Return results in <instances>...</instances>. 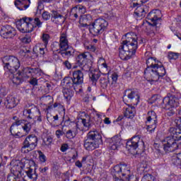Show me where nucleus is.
Returning <instances> with one entry per match:
<instances>
[{"mask_svg":"<svg viewBox=\"0 0 181 181\" xmlns=\"http://www.w3.org/2000/svg\"><path fill=\"white\" fill-rule=\"evenodd\" d=\"M174 122L178 128L170 127L169 129L171 136L165 139L166 142L163 144V150L166 153L175 152L180 148V144H178L176 141H181V117H177Z\"/></svg>","mask_w":181,"mask_h":181,"instance_id":"1","label":"nucleus"},{"mask_svg":"<svg viewBox=\"0 0 181 181\" xmlns=\"http://www.w3.org/2000/svg\"><path fill=\"white\" fill-rule=\"evenodd\" d=\"M134 33L125 35L127 39L122 42L119 47V56L122 60H129L138 49V37H132Z\"/></svg>","mask_w":181,"mask_h":181,"instance_id":"2","label":"nucleus"},{"mask_svg":"<svg viewBox=\"0 0 181 181\" xmlns=\"http://www.w3.org/2000/svg\"><path fill=\"white\" fill-rule=\"evenodd\" d=\"M101 144H103L101 134L97 131H90L87 134L83 146L86 151H94V149L100 148Z\"/></svg>","mask_w":181,"mask_h":181,"instance_id":"3","label":"nucleus"},{"mask_svg":"<svg viewBox=\"0 0 181 181\" xmlns=\"http://www.w3.org/2000/svg\"><path fill=\"white\" fill-rule=\"evenodd\" d=\"M23 23L18 28L22 33H30L33 32V28H42V21L39 18H28L25 17L21 20Z\"/></svg>","mask_w":181,"mask_h":181,"instance_id":"4","label":"nucleus"},{"mask_svg":"<svg viewBox=\"0 0 181 181\" xmlns=\"http://www.w3.org/2000/svg\"><path fill=\"white\" fill-rule=\"evenodd\" d=\"M59 48L57 52L64 59H70V57H74L75 50L72 47L69 46V40H67V35L62 33L59 38Z\"/></svg>","mask_w":181,"mask_h":181,"instance_id":"5","label":"nucleus"},{"mask_svg":"<svg viewBox=\"0 0 181 181\" xmlns=\"http://www.w3.org/2000/svg\"><path fill=\"white\" fill-rule=\"evenodd\" d=\"M1 61L4 70L11 73H15L21 67V62L15 56H5L1 58Z\"/></svg>","mask_w":181,"mask_h":181,"instance_id":"6","label":"nucleus"},{"mask_svg":"<svg viewBox=\"0 0 181 181\" xmlns=\"http://www.w3.org/2000/svg\"><path fill=\"white\" fill-rule=\"evenodd\" d=\"M111 173L115 179L114 181H124V180L120 178L129 175V168H128L127 164L117 165L113 168Z\"/></svg>","mask_w":181,"mask_h":181,"instance_id":"7","label":"nucleus"},{"mask_svg":"<svg viewBox=\"0 0 181 181\" xmlns=\"http://www.w3.org/2000/svg\"><path fill=\"white\" fill-rule=\"evenodd\" d=\"M108 22L103 18H98L89 27V30L92 35H100L107 29Z\"/></svg>","mask_w":181,"mask_h":181,"instance_id":"8","label":"nucleus"},{"mask_svg":"<svg viewBox=\"0 0 181 181\" xmlns=\"http://www.w3.org/2000/svg\"><path fill=\"white\" fill-rule=\"evenodd\" d=\"M37 136L34 134L28 136L23 142V146L21 148V152L23 153H28L30 151H33L36 146H37Z\"/></svg>","mask_w":181,"mask_h":181,"instance_id":"9","label":"nucleus"},{"mask_svg":"<svg viewBox=\"0 0 181 181\" xmlns=\"http://www.w3.org/2000/svg\"><path fill=\"white\" fill-rule=\"evenodd\" d=\"M181 98L180 94L176 96L175 95H170L163 99L162 107L164 110H171L179 107V100Z\"/></svg>","mask_w":181,"mask_h":181,"instance_id":"10","label":"nucleus"},{"mask_svg":"<svg viewBox=\"0 0 181 181\" xmlns=\"http://www.w3.org/2000/svg\"><path fill=\"white\" fill-rule=\"evenodd\" d=\"M126 148L131 152V151H135L140 148V149H144L145 148V143L141 139V136H134L131 140H129L126 144Z\"/></svg>","mask_w":181,"mask_h":181,"instance_id":"11","label":"nucleus"},{"mask_svg":"<svg viewBox=\"0 0 181 181\" xmlns=\"http://www.w3.org/2000/svg\"><path fill=\"white\" fill-rule=\"evenodd\" d=\"M49 39H50V35H49V34L43 33L42 40V42H44V45H36L33 49V53L37 56L40 54V57H42V56H45V54L46 53V47L49 43Z\"/></svg>","mask_w":181,"mask_h":181,"instance_id":"12","label":"nucleus"},{"mask_svg":"<svg viewBox=\"0 0 181 181\" xmlns=\"http://www.w3.org/2000/svg\"><path fill=\"white\" fill-rule=\"evenodd\" d=\"M147 126V131L152 134V132H155V129H156V127L158 124V116L154 111H151L148 112L147 120L146 122Z\"/></svg>","mask_w":181,"mask_h":181,"instance_id":"13","label":"nucleus"},{"mask_svg":"<svg viewBox=\"0 0 181 181\" xmlns=\"http://www.w3.org/2000/svg\"><path fill=\"white\" fill-rule=\"evenodd\" d=\"M90 57H91V54L88 52L79 54L76 57V64L79 67H81L83 70L88 71V70H90V67H87V60H88Z\"/></svg>","mask_w":181,"mask_h":181,"instance_id":"14","label":"nucleus"},{"mask_svg":"<svg viewBox=\"0 0 181 181\" xmlns=\"http://www.w3.org/2000/svg\"><path fill=\"white\" fill-rule=\"evenodd\" d=\"M117 80L118 74H117V73H113L110 76V79L108 77L102 76L99 81L102 88H107V87H108V84L114 86V84L117 83Z\"/></svg>","mask_w":181,"mask_h":181,"instance_id":"15","label":"nucleus"},{"mask_svg":"<svg viewBox=\"0 0 181 181\" xmlns=\"http://www.w3.org/2000/svg\"><path fill=\"white\" fill-rule=\"evenodd\" d=\"M0 34L4 39H11L16 35V30L12 26L6 25L1 27Z\"/></svg>","mask_w":181,"mask_h":181,"instance_id":"16","label":"nucleus"},{"mask_svg":"<svg viewBox=\"0 0 181 181\" xmlns=\"http://www.w3.org/2000/svg\"><path fill=\"white\" fill-rule=\"evenodd\" d=\"M162 18V12L160 10H153L147 15V19L153 23V26L160 25V18Z\"/></svg>","mask_w":181,"mask_h":181,"instance_id":"17","label":"nucleus"},{"mask_svg":"<svg viewBox=\"0 0 181 181\" xmlns=\"http://www.w3.org/2000/svg\"><path fill=\"white\" fill-rule=\"evenodd\" d=\"M124 98H127V101L132 103L134 105H137L138 103H139V98L141 96L139 95V92L136 90H132L131 89H128L126 90Z\"/></svg>","mask_w":181,"mask_h":181,"instance_id":"18","label":"nucleus"},{"mask_svg":"<svg viewBox=\"0 0 181 181\" xmlns=\"http://www.w3.org/2000/svg\"><path fill=\"white\" fill-rule=\"evenodd\" d=\"M144 77L147 81L156 82L159 80V76L153 67H147L144 71Z\"/></svg>","mask_w":181,"mask_h":181,"instance_id":"19","label":"nucleus"},{"mask_svg":"<svg viewBox=\"0 0 181 181\" xmlns=\"http://www.w3.org/2000/svg\"><path fill=\"white\" fill-rule=\"evenodd\" d=\"M86 12V8L83 6H76L71 8L70 12V16L71 18H75V19H77L78 16H81L83 13Z\"/></svg>","mask_w":181,"mask_h":181,"instance_id":"20","label":"nucleus"},{"mask_svg":"<svg viewBox=\"0 0 181 181\" xmlns=\"http://www.w3.org/2000/svg\"><path fill=\"white\" fill-rule=\"evenodd\" d=\"M74 82L77 86H80V84H83L84 81V74L81 70H76L73 72Z\"/></svg>","mask_w":181,"mask_h":181,"instance_id":"21","label":"nucleus"},{"mask_svg":"<svg viewBox=\"0 0 181 181\" xmlns=\"http://www.w3.org/2000/svg\"><path fill=\"white\" fill-rule=\"evenodd\" d=\"M121 145H122L121 143V138L118 136H115L110 139L109 148H110L112 151H118L121 147Z\"/></svg>","mask_w":181,"mask_h":181,"instance_id":"22","label":"nucleus"},{"mask_svg":"<svg viewBox=\"0 0 181 181\" xmlns=\"http://www.w3.org/2000/svg\"><path fill=\"white\" fill-rule=\"evenodd\" d=\"M14 5L20 11H26L30 5V0H16Z\"/></svg>","mask_w":181,"mask_h":181,"instance_id":"23","label":"nucleus"},{"mask_svg":"<svg viewBox=\"0 0 181 181\" xmlns=\"http://www.w3.org/2000/svg\"><path fill=\"white\" fill-rule=\"evenodd\" d=\"M128 107L125 108L124 112V117L126 118H129V119H132L135 115L136 114V110H135V107L132 106V105H127Z\"/></svg>","mask_w":181,"mask_h":181,"instance_id":"24","label":"nucleus"},{"mask_svg":"<svg viewBox=\"0 0 181 181\" xmlns=\"http://www.w3.org/2000/svg\"><path fill=\"white\" fill-rule=\"evenodd\" d=\"M51 19L54 23H64V16L59 13L57 11H52Z\"/></svg>","mask_w":181,"mask_h":181,"instance_id":"25","label":"nucleus"},{"mask_svg":"<svg viewBox=\"0 0 181 181\" xmlns=\"http://www.w3.org/2000/svg\"><path fill=\"white\" fill-rule=\"evenodd\" d=\"M148 10L146 6H137L136 10L134 11L135 15L139 18H145L146 13H148Z\"/></svg>","mask_w":181,"mask_h":181,"instance_id":"26","label":"nucleus"},{"mask_svg":"<svg viewBox=\"0 0 181 181\" xmlns=\"http://www.w3.org/2000/svg\"><path fill=\"white\" fill-rule=\"evenodd\" d=\"M63 83L65 85V88H68L70 90H76V86H77V83H74L73 78H64L63 80Z\"/></svg>","mask_w":181,"mask_h":181,"instance_id":"27","label":"nucleus"},{"mask_svg":"<svg viewBox=\"0 0 181 181\" xmlns=\"http://www.w3.org/2000/svg\"><path fill=\"white\" fill-rule=\"evenodd\" d=\"M4 105L6 106V108L10 110L15 108V106L16 105V99L13 96H8L4 102Z\"/></svg>","mask_w":181,"mask_h":181,"instance_id":"28","label":"nucleus"},{"mask_svg":"<svg viewBox=\"0 0 181 181\" xmlns=\"http://www.w3.org/2000/svg\"><path fill=\"white\" fill-rule=\"evenodd\" d=\"M153 69L156 70V73L160 78H162V77L166 74V69H165V66H163L160 62H158V65H156Z\"/></svg>","mask_w":181,"mask_h":181,"instance_id":"29","label":"nucleus"},{"mask_svg":"<svg viewBox=\"0 0 181 181\" xmlns=\"http://www.w3.org/2000/svg\"><path fill=\"white\" fill-rule=\"evenodd\" d=\"M22 129V126L21 125V120H18L16 122L13 123L10 127V132L11 135H15L16 132H18Z\"/></svg>","mask_w":181,"mask_h":181,"instance_id":"30","label":"nucleus"},{"mask_svg":"<svg viewBox=\"0 0 181 181\" xmlns=\"http://www.w3.org/2000/svg\"><path fill=\"white\" fill-rule=\"evenodd\" d=\"M78 127H72V129H69L66 132L65 130V136L68 139H73V138L76 137V135H77Z\"/></svg>","mask_w":181,"mask_h":181,"instance_id":"31","label":"nucleus"},{"mask_svg":"<svg viewBox=\"0 0 181 181\" xmlns=\"http://www.w3.org/2000/svg\"><path fill=\"white\" fill-rule=\"evenodd\" d=\"M20 124L21 126V129H23L25 134H29L30 129H32V124L25 120H20Z\"/></svg>","mask_w":181,"mask_h":181,"instance_id":"32","label":"nucleus"},{"mask_svg":"<svg viewBox=\"0 0 181 181\" xmlns=\"http://www.w3.org/2000/svg\"><path fill=\"white\" fill-rule=\"evenodd\" d=\"M101 75L100 74V72L93 71L90 72L89 74V78L90 81H92L93 84L95 86L97 84V81H98V78H100V76Z\"/></svg>","mask_w":181,"mask_h":181,"instance_id":"33","label":"nucleus"},{"mask_svg":"<svg viewBox=\"0 0 181 181\" xmlns=\"http://www.w3.org/2000/svg\"><path fill=\"white\" fill-rule=\"evenodd\" d=\"M17 74H18V76H21L23 78H29V77L32 76L30 67L24 68L22 71H19Z\"/></svg>","mask_w":181,"mask_h":181,"instance_id":"34","label":"nucleus"},{"mask_svg":"<svg viewBox=\"0 0 181 181\" xmlns=\"http://www.w3.org/2000/svg\"><path fill=\"white\" fill-rule=\"evenodd\" d=\"M62 93L64 94V98L69 101H70V100H71V97L74 95V90H73V89L64 88Z\"/></svg>","mask_w":181,"mask_h":181,"instance_id":"35","label":"nucleus"},{"mask_svg":"<svg viewBox=\"0 0 181 181\" xmlns=\"http://www.w3.org/2000/svg\"><path fill=\"white\" fill-rule=\"evenodd\" d=\"M98 67L104 70V71H108V65L105 62V59L103 57H100L98 61Z\"/></svg>","mask_w":181,"mask_h":181,"instance_id":"36","label":"nucleus"},{"mask_svg":"<svg viewBox=\"0 0 181 181\" xmlns=\"http://www.w3.org/2000/svg\"><path fill=\"white\" fill-rule=\"evenodd\" d=\"M147 67H155L159 66V61L156 60V58L149 57L146 59Z\"/></svg>","mask_w":181,"mask_h":181,"instance_id":"37","label":"nucleus"},{"mask_svg":"<svg viewBox=\"0 0 181 181\" xmlns=\"http://www.w3.org/2000/svg\"><path fill=\"white\" fill-rule=\"evenodd\" d=\"M25 173L29 179H33V180H36V179H37V174L36 173V170L29 168L27 171H25Z\"/></svg>","mask_w":181,"mask_h":181,"instance_id":"38","label":"nucleus"},{"mask_svg":"<svg viewBox=\"0 0 181 181\" xmlns=\"http://www.w3.org/2000/svg\"><path fill=\"white\" fill-rule=\"evenodd\" d=\"M82 124L83 127L86 128H91L93 127V123L91 122V119H90V116L86 117V119H82Z\"/></svg>","mask_w":181,"mask_h":181,"instance_id":"39","label":"nucleus"},{"mask_svg":"<svg viewBox=\"0 0 181 181\" xmlns=\"http://www.w3.org/2000/svg\"><path fill=\"white\" fill-rule=\"evenodd\" d=\"M63 127H64H64H73V128H74V127H78V124H77L76 122L71 121L70 118H68L66 120H64Z\"/></svg>","mask_w":181,"mask_h":181,"instance_id":"40","label":"nucleus"},{"mask_svg":"<svg viewBox=\"0 0 181 181\" xmlns=\"http://www.w3.org/2000/svg\"><path fill=\"white\" fill-rule=\"evenodd\" d=\"M22 76H19V74H16L11 81L13 83V84H15V86H19V84H21V83H22Z\"/></svg>","mask_w":181,"mask_h":181,"instance_id":"41","label":"nucleus"},{"mask_svg":"<svg viewBox=\"0 0 181 181\" xmlns=\"http://www.w3.org/2000/svg\"><path fill=\"white\" fill-rule=\"evenodd\" d=\"M146 169H148V165L145 163H141L138 167L137 170L138 172H140V173H145Z\"/></svg>","mask_w":181,"mask_h":181,"instance_id":"42","label":"nucleus"},{"mask_svg":"<svg viewBox=\"0 0 181 181\" xmlns=\"http://www.w3.org/2000/svg\"><path fill=\"white\" fill-rule=\"evenodd\" d=\"M52 142H53V138L51 136H47L45 139H43L42 144L46 146H49L52 145Z\"/></svg>","mask_w":181,"mask_h":181,"instance_id":"43","label":"nucleus"},{"mask_svg":"<svg viewBox=\"0 0 181 181\" xmlns=\"http://www.w3.org/2000/svg\"><path fill=\"white\" fill-rule=\"evenodd\" d=\"M126 176H128V177H126L127 181H138V177L131 174V170H129V175H127Z\"/></svg>","mask_w":181,"mask_h":181,"instance_id":"44","label":"nucleus"},{"mask_svg":"<svg viewBox=\"0 0 181 181\" xmlns=\"http://www.w3.org/2000/svg\"><path fill=\"white\" fill-rule=\"evenodd\" d=\"M141 181H155V177L151 174H146Z\"/></svg>","mask_w":181,"mask_h":181,"instance_id":"45","label":"nucleus"},{"mask_svg":"<svg viewBox=\"0 0 181 181\" xmlns=\"http://www.w3.org/2000/svg\"><path fill=\"white\" fill-rule=\"evenodd\" d=\"M84 46H85V49L86 50H88L89 52H95V50H97V47H95V46L93 45L85 44Z\"/></svg>","mask_w":181,"mask_h":181,"instance_id":"46","label":"nucleus"},{"mask_svg":"<svg viewBox=\"0 0 181 181\" xmlns=\"http://www.w3.org/2000/svg\"><path fill=\"white\" fill-rule=\"evenodd\" d=\"M55 134L57 138H60V136H63V135H65L66 129H64V127H62V131L60 129L57 130Z\"/></svg>","mask_w":181,"mask_h":181,"instance_id":"47","label":"nucleus"},{"mask_svg":"<svg viewBox=\"0 0 181 181\" xmlns=\"http://www.w3.org/2000/svg\"><path fill=\"white\" fill-rule=\"evenodd\" d=\"M179 55L177 53L175 52H169L168 53V59L169 60H176V59H178Z\"/></svg>","mask_w":181,"mask_h":181,"instance_id":"48","label":"nucleus"},{"mask_svg":"<svg viewBox=\"0 0 181 181\" xmlns=\"http://www.w3.org/2000/svg\"><path fill=\"white\" fill-rule=\"evenodd\" d=\"M38 155H39V160H40V162H42V163H45V162H46V156H45L43 152L40 151H38Z\"/></svg>","mask_w":181,"mask_h":181,"instance_id":"49","label":"nucleus"},{"mask_svg":"<svg viewBox=\"0 0 181 181\" xmlns=\"http://www.w3.org/2000/svg\"><path fill=\"white\" fill-rule=\"evenodd\" d=\"M23 114L25 117H27V118L32 119V110L30 109L24 110Z\"/></svg>","mask_w":181,"mask_h":181,"instance_id":"50","label":"nucleus"},{"mask_svg":"<svg viewBox=\"0 0 181 181\" xmlns=\"http://www.w3.org/2000/svg\"><path fill=\"white\" fill-rule=\"evenodd\" d=\"M53 108H57L60 111H66V109H64V106L60 103H55L53 105Z\"/></svg>","mask_w":181,"mask_h":181,"instance_id":"51","label":"nucleus"},{"mask_svg":"<svg viewBox=\"0 0 181 181\" xmlns=\"http://www.w3.org/2000/svg\"><path fill=\"white\" fill-rule=\"evenodd\" d=\"M42 19H44V21H49V19H50V13L47 11H44L42 14Z\"/></svg>","mask_w":181,"mask_h":181,"instance_id":"52","label":"nucleus"},{"mask_svg":"<svg viewBox=\"0 0 181 181\" xmlns=\"http://www.w3.org/2000/svg\"><path fill=\"white\" fill-rule=\"evenodd\" d=\"M31 76H36V74H39V71L40 69L38 68H30Z\"/></svg>","mask_w":181,"mask_h":181,"instance_id":"53","label":"nucleus"},{"mask_svg":"<svg viewBox=\"0 0 181 181\" xmlns=\"http://www.w3.org/2000/svg\"><path fill=\"white\" fill-rule=\"evenodd\" d=\"M63 66H64V67H66V69H67L68 70H70V69H71V64L70 63V62H69V60L64 62Z\"/></svg>","mask_w":181,"mask_h":181,"instance_id":"54","label":"nucleus"},{"mask_svg":"<svg viewBox=\"0 0 181 181\" xmlns=\"http://www.w3.org/2000/svg\"><path fill=\"white\" fill-rule=\"evenodd\" d=\"M29 83L31 84V86H37V79L36 78H31Z\"/></svg>","mask_w":181,"mask_h":181,"instance_id":"55","label":"nucleus"},{"mask_svg":"<svg viewBox=\"0 0 181 181\" xmlns=\"http://www.w3.org/2000/svg\"><path fill=\"white\" fill-rule=\"evenodd\" d=\"M7 181H22L21 180H19L18 178H15V176L13 175H8L7 177Z\"/></svg>","mask_w":181,"mask_h":181,"instance_id":"56","label":"nucleus"},{"mask_svg":"<svg viewBox=\"0 0 181 181\" xmlns=\"http://www.w3.org/2000/svg\"><path fill=\"white\" fill-rule=\"evenodd\" d=\"M47 170H49L48 167L40 168H39V171L40 172V173H43V175H46V172H47Z\"/></svg>","mask_w":181,"mask_h":181,"instance_id":"57","label":"nucleus"},{"mask_svg":"<svg viewBox=\"0 0 181 181\" xmlns=\"http://www.w3.org/2000/svg\"><path fill=\"white\" fill-rule=\"evenodd\" d=\"M67 149H69V145H67L66 144L62 145V146H61L62 152H66V151H67Z\"/></svg>","mask_w":181,"mask_h":181,"instance_id":"58","label":"nucleus"},{"mask_svg":"<svg viewBox=\"0 0 181 181\" xmlns=\"http://www.w3.org/2000/svg\"><path fill=\"white\" fill-rule=\"evenodd\" d=\"M23 43H30L31 40L30 37H24L23 38Z\"/></svg>","mask_w":181,"mask_h":181,"instance_id":"59","label":"nucleus"},{"mask_svg":"<svg viewBox=\"0 0 181 181\" xmlns=\"http://www.w3.org/2000/svg\"><path fill=\"white\" fill-rule=\"evenodd\" d=\"M13 136H16V138H22V136H23V134H22V133H21V132L18 131L16 132V134H14Z\"/></svg>","mask_w":181,"mask_h":181,"instance_id":"60","label":"nucleus"},{"mask_svg":"<svg viewBox=\"0 0 181 181\" xmlns=\"http://www.w3.org/2000/svg\"><path fill=\"white\" fill-rule=\"evenodd\" d=\"M75 165L77 166V168H83V163L81 162H80V160H77L75 163Z\"/></svg>","mask_w":181,"mask_h":181,"instance_id":"61","label":"nucleus"},{"mask_svg":"<svg viewBox=\"0 0 181 181\" xmlns=\"http://www.w3.org/2000/svg\"><path fill=\"white\" fill-rule=\"evenodd\" d=\"M52 119V123L56 122V121H59V115H56L55 116H53Z\"/></svg>","mask_w":181,"mask_h":181,"instance_id":"62","label":"nucleus"},{"mask_svg":"<svg viewBox=\"0 0 181 181\" xmlns=\"http://www.w3.org/2000/svg\"><path fill=\"white\" fill-rule=\"evenodd\" d=\"M104 122H105V124H107V125H110V124H111V121H110V118H108V117H106L104 119Z\"/></svg>","mask_w":181,"mask_h":181,"instance_id":"63","label":"nucleus"},{"mask_svg":"<svg viewBox=\"0 0 181 181\" xmlns=\"http://www.w3.org/2000/svg\"><path fill=\"white\" fill-rule=\"evenodd\" d=\"M177 159H178V160H180V168H181V153L177 154Z\"/></svg>","mask_w":181,"mask_h":181,"instance_id":"64","label":"nucleus"}]
</instances>
